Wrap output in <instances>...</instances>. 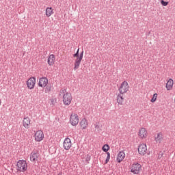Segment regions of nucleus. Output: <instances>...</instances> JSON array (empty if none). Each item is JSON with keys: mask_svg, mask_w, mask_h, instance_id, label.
<instances>
[{"mask_svg": "<svg viewBox=\"0 0 175 175\" xmlns=\"http://www.w3.org/2000/svg\"><path fill=\"white\" fill-rule=\"evenodd\" d=\"M51 91V86H46L45 88V92H50Z\"/></svg>", "mask_w": 175, "mask_h": 175, "instance_id": "nucleus-28", "label": "nucleus"}, {"mask_svg": "<svg viewBox=\"0 0 175 175\" xmlns=\"http://www.w3.org/2000/svg\"><path fill=\"white\" fill-rule=\"evenodd\" d=\"M125 94L124 93H118L116 97L117 103L118 105H124V100H125Z\"/></svg>", "mask_w": 175, "mask_h": 175, "instance_id": "nucleus-7", "label": "nucleus"}, {"mask_svg": "<svg viewBox=\"0 0 175 175\" xmlns=\"http://www.w3.org/2000/svg\"><path fill=\"white\" fill-rule=\"evenodd\" d=\"M55 61V56L53 54L50 55L48 58V64L50 66H53V65H54Z\"/></svg>", "mask_w": 175, "mask_h": 175, "instance_id": "nucleus-17", "label": "nucleus"}, {"mask_svg": "<svg viewBox=\"0 0 175 175\" xmlns=\"http://www.w3.org/2000/svg\"><path fill=\"white\" fill-rule=\"evenodd\" d=\"M60 94H63V103L66 106H69L72 103V94L66 92V90H61Z\"/></svg>", "mask_w": 175, "mask_h": 175, "instance_id": "nucleus-1", "label": "nucleus"}, {"mask_svg": "<svg viewBox=\"0 0 175 175\" xmlns=\"http://www.w3.org/2000/svg\"><path fill=\"white\" fill-rule=\"evenodd\" d=\"M49 84V79H47L46 77H42L40 79L38 85L39 87H42V88H44L46 85Z\"/></svg>", "mask_w": 175, "mask_h": 175, "instance_id": "nucleus-10", "label": "nucleus"}, {"mask_svg": "<svg viewBox=\"0 0 175 175\" xmlns=\"http://www.w3.org/2000/svg\"><path fill=\"white\" fill-rule=\"evenodd\" d=\"M83 55H84V51H82V52L80 53L79 57L83 59Z\"/></svg>", "mask_w": 175, "mask_h": 175, "instance_id": "nucleus-31", "label": "nucleus"}, {"mask_svg": "<svg viewBox=\"0 0 175 175\" xmlns=\"http://www.w3.org/2000/svg\"><path fill=\"white\" fill-rule=\"evenodd\" d=\"M44 137V134H43V132L42 131H36L35 134V139L36 142H42Z\"/></svg>", "mask_w": 175, "mask_h": 175, "instance_id": "nucleus-9", "label": "nucleus"}, {"mask_svg": "<svg viewBox=\"0 0 175 175\" xmlns=\"http://www.w3.org/2000/svg\"><path fill=\"white\" fill-rule=\"evenodd\" d=\"M157 98H158V94L155 93L153 94V96L151 98L150 102H152V103H154V102L157 101Z\"/></svg>", "mask_w": 175, "mask_h": 175, "instance_id": "nucleus-23", "label": "nucleus"}, {"mask_svg": "<svg viewBox=\"0 0 175 175\" xmlns=\"http://www.w3.org/2000/svg\"><path fill=\"white\" fill-rule=\"evenodd\" d=\"M161 3L162 6H167V5H169V1H165L163 0H161Z\"/></svg>", "mask_w": 175, "mask_h": 175, "instance_id": "nucleus-25", "label": "nucleus"}, {"mask_svg": "<svg viewBox=\"0 0 175 175\" xmlns=\"http://www.w3.org/2000/svg\"><path fill=\"white\" fill-rule=\"evenodd\" d=\"M38 157H39V153L32 152L30 154V161L31 162H36V161H38Z\"/></svg>", "mask_w": 175, "mask_h": 175, "instance_id": "nucleus-14", "label": "nucleus"}, {"mask_svg": "<svg viewBox=\"0 0 175 175\" xmlns=\"http://www.w3.org/2000/svg\"><path fill=\"white\" fill-rule=\"evenodd\" d=\"M138 152L140 155H146V152H147V145L146 144H140L138 147Z\"/></svg>", "mask_w": 175, "mask_h": 175, "instance_id": "nucleus-8", "label": "nucleus"}, {"mask_svg": "<svg viewBox=\"0 0 175 175\" xmlns=\"http://www.w3.org/2000/svg\"><path fill=\"white\" fill-rule=\"evenodd\" d=\"M79 50H80V49H78L76 53L73 55L74 58H76V57L79 58V57H80V55H79Z\"/></svg>", "mask_w": 175, "mask_h": 175, "instance_id": "nucleus-27", "label": "nucleus"}, {"mask_svg": "<svg viewBox=\"0 0 175 175\" xmlns=\"http://www.w3.org/2000/svg\"><path fill=\"white\" fill-rule=\"evenodd\" d=\"M95 129L97 130V132H100L102 131V129L100 128V126H99V122H97L94 124Z\"/></svg>", "mask_w": 175, "mask_h": 175, "instance_id": "nucleus-24", "label": "nucleus"}, {"mask_svg": "<svg viewBox=\"0 0 175 175\" xmlns=\"http://www.w3.org/2000/svg\"><path fill=\"white\" fill-rule=\"evenodd\" d=\"M173 84H174L173 79H170L166 83V88L167 91H170V90L173 88Z\"/></svg>", "mask_w": 175, "mask_h": 175, "instance_id": "nucleus-18", "label": "nucleus"}, {"mask_svg": "<svg viewBox=\"0 0 175 175\" xmlns=\"http://www.w3.org/2000/svg\"><path fill=\"white\" fill-rule=\"evenodd\" d=\"M124 158H125V153L124 152H120L118 154V157H117V161L118 163H121L122 161H124Z\"/></svg>", "mask_w": 175, "mask_h": 175, "instance_id": "nucleus-15", "label": "nucleus"}, {"mask_svg": "<svg viewBox=\"0 0 175 175\" xmlns=\"http://www.w3.org/2000/svg\"><path fill=\"white\" fill-rule=\"evenodd\" d=\"M162 139H163V135L162 133H159L157 134V136L155 137V142L157 143H161V142H162Z\"/></svg>", "mask_w": 175, "mask_h": 175, "instance_id": "nucleus-20", "label": "nucleus"}, {"mask_svg": "<svg viewBox=\"0 0 175 175\" xmlns=\"http://www.w3.org/2000/svg\"><path fill=\"white\" fill-rule=\"evenodd\" d=\"M70 122L72 126H76L79 124V116L76 113H72L70 118Z\"/></svg>", "mask_w": 175, "mask_h": 175, "instance_id": "nucleus-6", "label": "nucleus"}, {"mask_svg": "<svg viewBox=\"0 0 175 175\" xmlns=\"http://www.w3.org/2000/svg\"><path fill=\"white\" fill-rule=\"evenodd\" d=\"M70 147H72V141H70V138H66L64 142V150H70Z\"/></svg>", "mask_w": 175, "mask_h": 175, "instance_id": "nucleus-11", "label": "nucleus"}, {"mask_svg": "<svg viewBox=\"0 0 175 175\" xmlns=\"http://www.w3.org/2000/svg\"><path fill=\"white\" fill-rule=\"evenodd\" d=\"M23 126L26 129H28L29 128V124H31V120L29 119V118L28 117L24 118L23 120Z\"/></svg>", "mask_w": 175, "mask_h": 175, "instance_id": "nucleus-13", "label": "nucleus"}, {"mask_svg": "<svg viewBox=\"0 0 175 175\" xmlns=\"http://www.w3.org/2000/svg\"><path fill=\"white\" fill-rule=\"evenodd\" d=\"M51 102H52V103H53L54 102V100H53V99H52V100H51Z\"/></svg>", "mask_w": 175, "mask_h": 175, "instance_id": "nucleus-32", "label": "nucleus"}, {"mask_svg": "<svg viewBox=\"0 0 175 175\" xmlns=\"http://www.w3.org/2000/svg\"><path fill=\"white\" fill-rule=\"evenodd\" d=\"M86 161L87 162H88L89 161H91V156L90 154H87Z\"/></svg>", "mask_w": 175, "mask_h": 175, "instance_id": "nucleus-30", "label": "nucleus"}, {"mask_svg": "<svg viewBox=\"0 0 175 175\" xmlns=\"http://www.w3.org/2000/svg\"><path fill=\"white\" fill-rule=\"evenodd\" d=\"M58 175H62V173H59V174Z\"/></svg>", "mask_w": 175, "mask_h": 175, "instance_id": "nucleus-33", "label": "nucleus"}, {"mask_svg": "<svg viewBox=\"0 0 175 175\" xmlns=\"http://www.w3.org/2000/svg\"><path fill=\"white\" fill-rule=\"evenodd\" d=\"M162 157H163V152H160L159 153L158 159H161V158H162Z\"/></svg>", "mask_w": 175, "mask_h": 175, "instance_id": "nucleus-29", "label": "nucleus"}, {"mask_svg": "<svg viewBox=\"0 0 175 175\" xmlns=\"http://www.w3.org/2000/svg\"><path fill=\"white\" fill-rule=\"evenodd\" d=\"M36 83V78L34 77H30L27 81V85L29 90H33L35 88V84Z\"/></svg>", "mask_w": 175, "mask_h": 175, "instance_id": "nucleus-5", "label": "nucleus"}, {"mask_svg": "<svg viewBox=\"0 0 175 175\" xmlns=\"http://www.w3.org/2000/svg\"><path fill=\"white\" fill-rule=\"evenodd\" d=\"M80 126L82 129H87V127L88 126V121H87V119H82V120L80 122Z\"/></svg>", "mask_w": 175, "mask_h": 175, "instance_id": "nucleus-19", "label": "nucleus"}, {"mask_svg": "<svg viewBox=\"0 0 175 175\" xmlns=\"http://www.w3.org/2000/svg\"><path fill=\"white\" fill-rule=\"evenodd\" d=\"M119 93L120 94H126L128 91H129V85L128 84V82L126 81H123L121 83V85L120 86L118 89Z\"/></svg>", "mask_w": 175, "mask_h": 175, "instance_id": "nucleus-3", "label": "nucleus"}, {"mask_svg": "<svg viewBox=\"0 0 175 175\" xmlns=\"http://www.w3.org/2000/svg\"><path fill=\"white\" fill-rule=\"evenodd\" d=\"M53 13H54L53 12V8H49V7H48V8H46V17H50V16H51V14H53Z\"/></svg>", "mask_w": 175, "mask_h": 175, "instance_id": "nucleus-21", "label": "nucleus"}, {"mask_svg": "<svg viewBox=\"0 0 175 175\" xmlns=\"http://www.w3.org/2000/svg\"><path fill=\"white\" fill-rule=\"evenodd\" d=\"M141 169L142 165L139 164L138 163H134L131 166V172L133 173V174H139Z\"/></svg>", "mask_w": 175, "mask_h": 175, "instance_id": "nucleus-4", "label": "nucleus"}, {"mask_svg": "<svg viewBox=\"0 0 175 175\" xmlns=\"http://www.w3.org/2000/svg\"><path fill=\"white\" fill-rule=\"evenodd\" d=\"M103 151H104V152H107L109 151V150H110V146L107 144H105L103 148H102Z\"/></svg>", "mask_w": 175, "mask_h": 175, "instance_id": "nucleus-22", "label": "nucleus"}, {"mask_svg": "<svg viewBox=\"0 0 175 175\" xmlns=\"http://www.w3.org/2000/svg\"><path fill=\"white\" fill-rule=\"evenodd\" d=\"M17 166V172H25L28 169V165L27 164V161L24 160H19L16 164Z\"/></svg>", "mask_w": 175, "mask_h": 175, "instance_id": "nucleus-2", "label": "nucleus"}, {"mask_svg": "<svg viewBox=\"0 0 175 175\" xmlns=\"http://www.w3.org/2000/svg\"><path fill=\"white\" fill-rule=\"evenodd\" d=\"M139 136L141 139H144V137H147V130L144 128H142L139 132Z\"/></svg>", "mask_w": 175, "mask_h": 175, "instance_id": "nucleus-16", "label": "nucleus"}, {"mask_svg": "<svg viewBox=\"0 0 175 175\" xmlns=\"http://www.w3.org/2000/svg\"><path fill=\"white\" fill-rule=\"evenodd\" d=\"M82 59H83L79 57L75 59L74 70H77V69H79V68L80 67V64H81Z\"/></svg>", "mask_w": 175, "mask_h": 175, "instance_id": "nucleus-12", "label": "nucleus"}, {"mask_svg": "<svg viewBox=\"0 0 175 175\" xmlns=\"http://www.w3.org/2000/svg\"><path fill=\"white\" fill-rule=\"evenodd\" d=\"M107 159L105 160V163H108L109 161H110V152H107Z\"/></svg>", "mask_w": 175, "mask_h": 175, "instance_id": "nucleus-26", "label": "nucleus"}]
</instances>
